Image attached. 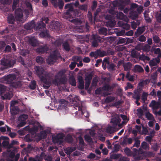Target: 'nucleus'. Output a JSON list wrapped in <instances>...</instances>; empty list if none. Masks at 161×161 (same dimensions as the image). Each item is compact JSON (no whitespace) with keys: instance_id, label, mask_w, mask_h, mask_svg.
Segmentation results:
<instances>
[{"instance_id":"f257e3e1","label":"nucleus","mask_w":161,"mask_h":161,"mask_svg":"<svg viewBox=\"0 0 161 161\" xmlns=\"http://www.w3.org/2000/svg\"><path fill=\"white\" fill-rule=\"evenodd\" d=\"M65 9H67L66 12L64 14V18L67 19L71 18H74L77 16L78 12L77 10H74L71 4H67L64 7Z\"/></svg>"},{"instance_id":"f03ea898","label":"nucleus","mask_w":161,"mask_h":161,"mask_svg":"<svg viewBox=\"0 0 161 161\" xmlns=\"http://www.w3.org/2000/svg\"><path fill=\"white\" fill-rule=\"evenodd\" d=\"M109 13L113 16H115L118 19L123 20V21H124L125 22H128V18L121 12H118L117 11L111 9L109 10Z\"/></svg>"},{"instance_id":"7ed1b4c3","label":"nucleus","mask_w":161,"mask_h":161,"mask_svg":"<svg viewBox=\"0 0 161 161\" xmlns=\"http://www.w3.org/2000/svg\"><path fill=\"white\" fill-rule=\"evenodd\" d=\"M49 19L47 17H43L40 21L36 24L35 30L36 31L44 30L46 28V24L48 23Z\"/></svg>"},{"instance_id":"20e7f679","label":"nucleus","mask_w":161,"mask_h":161,"mask_svg":"<svg viewBox=\"0 0 161 161\" xmlns=\"http://www.w3.org/2000/svg\"><path fill=\"white\" fill-rule=\"evenodd\" d=\"M4 79L5 80L7 81L8 83L10 84L11 86L14 87H18V83L14 82V81L15 80L16 78V76L15 74H11L5 76H4Z\"/></svg>"},{"instance_id":"39448f33","label":"nucleus","mask_w":161,"mask_h":161,"mask_svg":"<svg viewBox=\"0 0 161 161\" xmlns=\"http://www.w3.org/2000/svg\"><path fill=\"white\" fill-rule=\"evenodd\" d=\"M47 77H42L41 79V81L44 83L43 86L45 89H48L50 87L51 84V78L50 75H47Z\"/></svg>"},{"instance_id":"423d86ee","label":"nucleus","mask_w":161,"mask_h":161,"mask_svg":"<svg viewBox=\"0 0 161 161\" xmlns=\"http://www.w3.org/2000/svg\"><path fill=\"white\" fill-rule=\"evenodd\" d=\"M1 64L3 67L4 69H7L13 67L14 63L10 60L3 58L1 60Z\"/></svg>"},{"instance_id":"0eeeda50","label":"nucleus","mask_w":161,"mask_h":161,"mask_svg":"<svg viewBox=\"0 0 161 161\" xmlns=\"http://www.w3.org/2000/svg\"><path fill=\"white\" fill-rule=\"evenodd\" d=\"M67 81V79L64 77L59 78L55 76V79L52 80L53 84L58 86L60 84H65Z\"/></svg>"},{"instance_id":"6e6552de","label":"nucleus","mask_w":161,"mask_h":161,"mask_svg":"<svg viewBox=\"0 0 161 161\" xmlns=\"http://www.w3.org/2000/svg\"><path fill=\"white\" fill-rule=\"evenodd\" d=\"M58 56L55 53H51L47 59V63L48 64H53L58 59Z\"/></svg>"},{"instance_id":"1a4fd4ad","label":"nucleus","mask_w":161,"mask_h":161,"mask_svg":"<svg viewBox=\"0 0 161 161\" xmlns=\"http://www.w3.org/2000/svg\"><path fill=\"white\" fill-rule=\"evenodd\" d=\"M102 38L98 35H93L92 36V44L94 47H97L98 45V43L102 42Z\"/></svg>"},{"instance_id":"9d476101","label":"nucleus","mask_w":161,"mask_h":161,"mask_svg":"<svg viewBox=\"0 0 161 161\" xmlns=\"http://www.w3.org/2000/svg\"><path fill=\"white\" fill-rule=\"evenodd\" d=\"M34 69L36 71V74L39 77L41 80L42 77H47V75H49V73H47L45 74L44 76H43L42 75L44 72V69L43 68L41 67L36 66L35 67Z\"/></svg>"},{"instance_id":"9b49d317","label":"nucleus","mask_w":161,"mask_h":161,"mask_svg":"<svg viewBox=\"0 0 161 161\" xmlns=\"http://www.w3.org/2000/svg\"><path fill=\"white\" fill-rule=\"evenodd\" d=\"M152 153L150 152H146L144 151V152L142 154H140L137 157L134 158L135 161H139L145 158L146 157H148L152 155Z\"/></svg>"},{"instance_id":"f8f14e48","label":"nucleus","mask_w":161,"mask_h":161,"mask_svg":"<svg viewBox=\"0 0 161 161\" xmlns=\"http://www.w3.org/2000/svg\"><path fill=\"white\" fill-rule=\"evenodd\" d=\"M64 136L62 134H58L52 137L53 142L54 143L61 144L63 142Z\"/></svg>"},{"instance_id":"ddd939ff","label":"nucleus","mask_w":161,"mask_h":161,"mask_svg":"<svg viewBox=\"0 0 161 161\" xmlns=\"http://www.w3.org/2000/svg\"><path fill=\"white\" fill-rule=\"evenodd\" d=\"M23 12L20 8H18L15 11V17L17 20L21 21L23 17Z\"/></svg>"},{"instance_id":"4468645a","label":"nucleus","mask_w":161,"mask_h":161,"mask_svg":"<svg viewBox=\"0 0 161 161\" xmlns=\"http://www.w3.org/2000/svg\"><path fill=\"white\" fill-rule=\"evenodd\" d=\"M49 48L47 45L41 46L37 47L36 51L40 54H43L47 53L48 50Z\"/></svg>"},{"instance_id":"2eb2a0df","label":"nucleus","mask_w":161,"mask_h":161,"mask_svg":"<svg viewBox=\"0 0 161 161\" xmlns=\"http://www.w3.org/2000/svg\"><path fill=\"white\" fill-rule=\"evenodd\" d=\"M51 2L55 8H57L58 6L59 9H62L64 6V3L62 0H59L58 2L57 0H51Z\"/></svg>"},{"instance_id":"dca6fc26","label":"nucleus","mask_w":161,"mask_h":161,"mask_svg":"<svg viewBox=\"0 0 161 161\" xmlns=\"http://www.w3.org/2000/svg\"><path fill=\"white\" fill-rule=\"evenodd\" d=\"M133 139V138L125 137L120 144L123 147L126 146L127 145H130L132 144Z\"/></svg>"},{"instance_id":"f3484780","label":"nucleus","mask_w":161,"mask_h":161,"mask_svg":"<svg viewBox=\"0 0 161 161\" xmlns=\"http://www.w3.org/2000/svg\"><path fill=\"white\" fill-rule=\"evenodd\" d=\"M35 26L36 24L35 21L33 20L25 24V25L24 28L27 30H30L32 29H35Z\"/></svg>"},{"instance_id":"a211bd4d","label":"nucleus","mask_w":161,"mask_h":161,"mask_svg":"<svg viewBox=\"0 0 161 161\" xmlns=\"http://www.w3.org/2000/svg\"><path fill=\"white\" fill-rule=\"evenodd\" d=\"M128 22H124L123 21H119L118 22V26L122 27L123 29L126 30L129 29L130 26V25L127 23Z\"/></svg>"},{"instance_id":"6ab92c4d","label":"nucleus","mask_w":161,"mask_h":161,"mask_svg":"<svg viewBox=\"0 0 161 161\" xmlns=\"http://www.w3.org/2000/svg\"><path fill=\"white\" fill-rule=\"evenodd\" d=\"M51 27L52 29L59 30L61 28V25L59 22L57 21H53L51 24Z\"/></svg>"},{"instance_id":"aec40b11","label":"nucleus","mask_w":161,"mask_h":161,"mask_svg":"<svg viewBox=\"0 0 161 161\" xmlns=\"http://www.w3.org/2000/svg\"><path fill=\"white\" fill-rule=\"evenodd\" d=\"M78 88L80 89H83L84 88V81L82 77L81 76H79L78 77Z\"/></svg>"},{"instance_id":"412c9836","label":"nucleus","mask_w":161,"mask_h":161,"mask_svg":"<svg viewBox=\"0 0 161 161\" xmlns=\"http://www.w3.org/2000/svg\"><path fill=\"white\" fill-rule=\"evenodd\" d=\"M146 28L144 26L138 27L135 33V35L137 37L142 34L145 30Z\"/></svg>"},{"instance_id":"4be33fe9","label":"nucleus","mask_w":161,"mask_h":161,"mask_svg":"<svg viewBox=\"0 0 161 161\" xmlns=\"http://www.w3.org/2000/svg\"><path fill=\"white\" fill-rule=\"evenodd\" d=\"M104 61H106V63L108 64L107 69L109 71H114L115 70V67L116 66L113 63L109 64V61L106 58H104Z\"/></svg>"},{"instance_id":"5701e85b","label":"nucleus","mask_w":161,"mask_h":161,"mask_svg":"<svg viewBox=\"0 0 161 161\" xmlns=\"http://www.w3.org/2000/svg\"><path fill=\"white\" fill-rule=\"evenodd\" d=\"M40 37L42 38H48L50 37L49 31L46 30L41 32L39 34Z\"/></svg>"},{"instance_id":"b1692460","label":"nucleus","mask_w":161,"mask_h":161,"mask_svg":"<svg viewBox=\"0 0 161 161\" xmlns=\"http://www.w3.org/2000/svg\"><path fill=\"white\" fill-rule=\"evenodd\" d=\"M13 25H9L6 27L5 29L1 31V34L2 35H5L9 33V31L13 30Z\"/></svg>"},{"instance_id":"393cba45","label":"nucleus","mask_w":161,"mask_h":161,"mask_svg":"<svg viewBox=\"0 0 161 161\" xmlns=\"http://www.w3.org/2000/svg\"><path fill=\"white\" fill-rule=\"evenodd\" d=\"M113 5L114 7H118L119 9L121 11H123L125 7L124 5L119 4L117 2H113Z\"/></svg>"},{"instance_id":"a878e982","label":"nucleus","mask_w":161,"mask_h":161,"mask_svg":"<svg viewBox=\"0 0 161 161\" xmlns=\"http://www.w3.org/2000/svg\"><path fill=\"white\" fill-rule=\"evenodd\" d=\"M19 111V108L18 106H14L10 107V112L12 114L15 115Z\"/></svg>"},{"instance_id":"bb28decb","label":"nucleus","mask_w":161,"mask_h":161,"mask_svg":"<svg viewBox=\"0 0 161 161\" xmlns=\"http://www.w3.org/2000/svg\"><path fill=\"white\" fill-rule=\"evenodd\" d=\"M123 67L125 71H129L132 67V64L130 62L125 63L123 64Z\"/></svg>"},{"instance_id":"cd10ccee","label":"nucleus","mask_w":161,"mask_h":161,"mask_svg":"<svg viewBox=\"0 0 161 161\" xmlns=\"http://www.w3.org/2000/svg\"><path fill=\"white\" fill-rule=\"evenodd\" d=\"M76 149V147H68L64 149L65 153L68 155L70 154Z\"/></svg>"},{"instance_id":"c85d7f7f","label":"nucleus","mask_w":161,"mask_h":161,"mask_svg":"<svg viewBox=\"0 0 161 161\" xmlns=\"http://www.w3.org/2000/svg\"><path fill=\"white\" fill-rule=\"evenodd\" d=\"M29 42L33 47L36 46L38 43L37 40L34 37L31 38L29 39Z\"/></svg>"},{"instance_id":"c756f323","label":"nucleus","mask_w":161,"mask_h":161,"mask_svg":"<svg viewBox=\"0 0 161 161\" xmlns=\"http://www.w3.org/2000/svg\"><path fill=\"white\" fill-rule=\"evenodd\" d=\"M130 17L133 19H137L138 16V14L137 12L135 11H132L130 13Z\"/></svg>"},{"instance_id":"7c9ffc66","label":"nucleus","mask_w":161,"mask_h":161,"mask_svg":"<svg viewBox=\"0 0 161 161\" xmlns=\"http://www.w3.org/2000/svg\"><path fill=\"white\" fill-rule=\"evenodd\" d=\"M7 19L8 23L12 24H14L15 21L14 16L11 14L8 15Z\"/></svg>"},{"instance_id":"2f4dec72","label":"nucleus","mask_w":161,"mask_h":161,"mask_svg":"<svg viewBox=\"0 0 161 161\" xmlns=\"http://www.w3.org/2000/svg\"><path fill=\"white\" fill-rule=\"evenodd\" d=\"M134 70L135 71L142 73L144 72L143 68L140 65H136L134 67Z\"/></svg>"},{"instance_id":"473e14b6","label":"nucleus","mask_w":161,"mask_h":161,"mask_svg":"<svg viewBox=\"0 0 161 161\" xmlns=\"http://www.w3.org/2000/svg\"><path fill=\"white\" fill-rule=\"evenodd\" d=\"M63 49L66 51L69 52L70 50V47L69 44L67 42H65L62 44Z\"/></svg>"},{"instance_id":"72a5a7b5","label":"nucleus","mask_w":161,"mask_h":161,"mask_svg":"<svg viewBox=\"0 0 161 161\" xmlns=\"http://www.w3.org/2000/svg\"><path fill=\"white\" fill-rule=\"evenodd\" d=\"M160 61V60L159 58H155L151 60L149 63V64L151 66H155L158 64Z\"/></svg>"},{"instance_id":"f704fd0d","label":"nucleus","mask_w":161,"mask_h":161,"mask_svg":"<svg viewBox=\"0 0 161 161\" xmlns=\"http://www.w3.org/2000/svg\"><path fill=\"white\" fill-rule=\"evenodd\" d=\"M65 141L68 143H72L73 141V138L71 135L68 134L65 137Z\"/></svg>"},{"instance_id":"c9c22d12","label":"nucleus","mask_w":161,"mask_h":161,"mask_svg":"<svg viewBox=\"0 0 161 161\" xmlns=\"http://www.w3.org/2000/svg\"><path fill=\"white\" fill-rule=\"evenodd\" d=\"M47 132L45 131H41L39 134L38 136L39 139L41 140L42 139H44L47 137Z\"/></svg>"},{"instance_id":"e433bc0d","label":"nucleus","mask_w":161,"mask_h":161,"mask_svg":"<svg viewBox=\"0 0 161 161\" xmlns=\"http://www.w3.org/2000/svg\"><path fill=\"white\" fill-rule=\"evenodd\" d=\"M6 90V87L3 85L0 84V95H5V92Z\"/></svg>"},{"instance_id":"4c0bfd02","label":"nucleus","mask_w":161,"mask_h":161,"mask_svg":"<svg viewBox=\"0 0 161 161\" xmlns=\"http://www.w3.org/2000/svg\"><path fill=\"white\" fill-rule=\"evenodd\" d=\"M69 82L73 86H75L76 85V80L73 76H71L69 78Z\"/></svg>"},{"instance_id":"58836bf2","label":"nucleus","mask_w":161,"mask_h":161,"mask_svg":"<svg viewBox=\"0 0 161 161\" xmlns=\"http://www.w3.org/2000/svg\"><path fill=\"white\" fill-rule=\"evenodd\" d=\"M106 24L108 27H113L115 25L116 22L114 20H109L107 22Z\"/></svg>"},{"instance_id":"ea45409f","label":"nucleus","mask_w":161,"mask_h":161,"mask_svg":"<svg viewBox=\"0 0 161 161\" xmlns=\"http://www.w3.org/2000/svg\"><path fill=\"white\" fill-rule=\"evenodd\" d=\"M29 88L31 90H34L36 87V82L35 80H32L29 86Z\"/></svg>"},{"instance_id":"a19ab883","label":"nucleus","mask_w":161,"mask_h":161,"mask_svg":"<svg viewBox=\"0 0 161 161\" xmlns=\"http://www.w3.org/2000/svg\"><path fill=\"white\" fill-rule=\"evenodd\" d=\"M97 50L98 57H102L106 55V52L104 51H102L100 49H97Z\"/></svg>"},{"instance_id":"79ce46f5","label":"nucleus","mask_w":161,"mask_h":161,"mask_svg":"<svg viewBox=\"0 0 161 161\" xmlns=\"http://www.w3.org/2000/svg\"><path fill=\"white\" fill-rule=\"evenodd\" d=\"M145 116L148 120H154V118L153 115L149 112H147L146 113Z\"/></svg>"},{"instance_id":"37998d69","label":"nucleus","mask_w":161,"mask_h":161,"mask_svg":"<svg viewBox=\"0 0 161 161\" xmlns=\"http://www.w3.org/2000/svg\"><path fill=\"white\" fill-rule=\"evenodd\" d=\"M99 32L100 34L106 35L107 34V30L106 28L102 27L99 29Z\"/></svg>"},{"instance_id":"c03bdc74","label":"nucleus","mask_w":161,"mask_h":161,"mask_svg":"<svg viewBox=\"0 0 161 161\" xmlns=\"http://www.w3.org/2000/svg\"><path fill=\"white\" fill-rule=\"evenodd\" d=\"M140 95V92L139 91H136L134 92V94L133 95V97L136 100H139Z\"/></svg>"},{"instance_id":"a18cd8bd","label":"nucleus","mask_w":161,"mask_h":161,"mask_svg":"<svg viewBox=\"0 0 161 161\" xmlns=\"http://www.w3.org/2000/svg\"><path fill=\"white\" fill-rule=\"evenodd\" d=\"M121 155V154H110V158L112 159H116Z\"/></svg>"},{"instance_id":"49530a36","label":"nucleus","mask_w":161,"mask_h":161,"mask_svg":"<svg viewBox=\"0 0 161 161\" xmlns=\"http://www.w3.org/2000/svg\"><path fill=\"white\" fill-rule=\"evenodd\" d=\"M26 5L27 7V9L25 10V12L26 13V11H28V13H30L32 10V5L31 3L29 2H26Z\"/></svg>"},{"instance_id":"de8ad7c7","label":"nucleus","mask_w":161,"mask_h":161,"mask_svg":"<svg viewBox=\"0 0 161 161\" xmlns=\"http://www.w3.org/2000/svg\"><path fill=\"white\" fill-rule=\"evenodd\" d=\"M141 147L145 150L149 149V145L145 142H143L141 143Z\"/></svg>"},{"instance_id":"09e8293b","label":"nucleus","mask_w":161,"mask_h":161,"mask_svg":"<svg viewBox=\"0 0 161 161\" xmlns=\"http://www.w3.org/2000/svg\"><path fill=\"white\" fill-rule=\"evenodd\" d=\"M124 151L125 154L128 156H132V151L128 147H125L124 150Z\"/></svg>"},{"instance_id":"8fccbe9b","label":"nucleus","mask_w":161,"mask_h":161,"mask_svg":"<svg viewBox=\"0 0 161 161\" xmlns=\"http://www.w3.org/2000/svg\"><path fill=\"white\" fill-rule=\"evenodd\" d=\"M120 119L119 117H118L116 118L113 119L111 122L113 123V125H116L120 122Z\"/></svg>"},{"instance_id":"3c124183","label":"nucleus","mask_w":161,"mask_h":161,"mask_svg":"<svg viewBox=\"0 0 161 161\" xmlns=\"http://www.w3.org/2000/svg\"><path fill=\"white\" fill-rule=\"evenodd\" d=\"M133 138H134L133 140H134L135 141V143L134 144L133 147H139L140 144V141L138 140V138L137 137H133Z\"/></svg>"},{"instance_id":"603ef678","label":"nucleus","mask_w":161,"mask_h":161,"mask_svg":"<svg viewBox=\"0 0 161 161\" xmlns=\"http://www.w3.org/2000/svg\"><path fill=\"white\" fill-rule=\"evenodd\" d=\"M36 62L39 64H42L44 62V58L41 56H37L36 58Z\"/></svg>"},{"instance_id":"864d4df0","label":"nucleus","mask_w":161,"mask_h":161,"mask_svg":"<svg viewBox=\"0 0 161 161\" xmlns=\"http://www.w3.org/2000/svg\"><path fill=\"white\" fill-rule=\"evenodd\" d=\"M146 11L144 13V15L145 20L147 22H151V19L149 16V14L148 13H146Z\"/></svg>"},{"instance_id":"5fc2aeb1","label":"nucleus","mask_w":161,"mask_h":161,"mask_svg":"<svg viewBox=\"0 0 161 161\" xmlns=\"http://www.w3.org/2000/svg\"><path fill=\"white\" fill-rule=\"evenodd\" d=\"M150 48L151 47L150 45L146 44L142 47V49L144 51L147 53L150 51Z\"/></svg>"},{"instance_id":"6e6d98bb","label":"nucleus","mask_w":161,"mask_h":161,"mask_svg":"<svg viewBox=\"0 0 161 161\" xmlns=\"http://www.w3.org/2000/svg\"><path fill=\"white\" fill-rule=\"evenodd\" d=\"M28 116L26 114H23L20 115L19 117V121H25L27 119Z\"/></svg>"},{"instance_id":"4d7b16f0","label":"nucleus","mask_w":161,"mask_h":161,"mask_svg":"<svg viewBox=\"0 0 161 161\" xmlns=\"http://www.w3.org/2000/svg\"><path fill=\"white\" fill-rule=\"evenodd\" d=\"M153 41L154 43L157 44L159 43L160 41V39L159 37L156 35H154L153 37Z\"/></svg>"},{"instance_id":"13d9d810","label":"nucleus","mask_w":161,"mask_h":161,"mask_svg":"<svg viewBox=\"0 0 161 161\" xmlns=\"http://www.w3.org/2000/svg\"><path fill=\"white\" fill-rule=\"evenodd\" d=\"M55 76L59 78L64 77L66 79H67L64 75V73L63 71H59Z\"/></svg>"},{"instance_id":"bf43d9fd","label":"nucleus","mask_w":161,"mask_h":161,"mask_svg":"<svg viewBox=\"0 0 161 161\" xmlns=\"http://www.w3.org/2000/svg\"><path fill=\"white\" fill-rule=\"evenodd\" d=\"M115 99L114 97L108 96L106 97L105 99V102L107 103H109L113 101Z\"/></svg>"},{"instance_id":"052dcab7","label":"nucleus","mask_w":161,"mask_h":161,"mask_svg":"<svg viewBox=\"0 0 161 161\" xmlns=\"http://www.w3.org/2000/svg\"><path fill=\"white\" fill-rule=\"evenodd\" d=\"M132 156L134 158L137 157L138 154V150L135 148H134L132 149Z\"/></svg>"},{"instance_id":"680f3d73","label":"nucleus","mask_w":161,"mask_h":161,"mask_svg":"<svg viewBox=\"0 0 161 161\" xmlns=\"http://www.w3.org/2000/svg\"><path fill=\"white\" fill-rule=\"evenodd\" d=\"M93 75L92 73H90L87 75H86L85 78V81H88L91 82V80L92 79Z\"/></svg>"},{"instance_id":"e2e57ef3","label":"nucleus","mask_w":161,"mask_h":161,"mask_svg":"<svg viewBox=\"0 0 161 161\" xmlns=\"http://www.w3.org/2000/svg\"><path fill=\"white\" fill-rule=\"evenodd\" d=\"M78 8L80 10L86 11L87 9V5L86 4H82L79 6Z\"/></svg>"},{"instance_id":"0e129e2a","label":"nucleus","mask_w":161,"mask_h":161,"mask_svg":"<svg viewBox=\"0 0 161 161\" xmlns=\"http://www.w3.org/2000/svg\"><path fill=\"white\" fill-rule=\"evenodd\" d=\"M90 56L91 57H94L95 58H98L97 50L95 52H92L90 53Z\"/></svg>"},{"instance_id":"69168bd1","label":"nucleus","mask_w":161,"mask_h":161,"mask_svg":"<svg viewBox=\"0 0 161 161\" xmlns=\"http://www.w3.org/2000/svg\"><path fill=\"white\" fill-rule=\"evenodd\" d=\"M112 87L109 84H105L103 87V90L106 91H108L111 89Z\"/></svg>"},{"instance_id":"338daca9","label":"nucleus","mask_w":161,"mask_h":161,"mask_svg":"<svg viewBox=\"0 0 161 161\" xmlns=\"http://www.w3.org/2000/svg\"><path fill=\"white\" fill-rule=\"evenodd\" d=\"M148 93L146 92H143L142 95V100L143 102H145L147 99Z\"/></svg>"},{"instance_id":"774afa93","label":"nucleus","mask_w":161,"mask_h":161,"mask_svg":"<svg viewBox=\"0 0 161 161\" xmlns=\"http://www.w3.org/2000/svg\"><path fill=\"white\" fill-rule=\"evenodd\" d=\"M140 58L144 61L145 60L149 61L150 59L149 57L143 54L140 56Z\"/></svg>"}]
</instances>
